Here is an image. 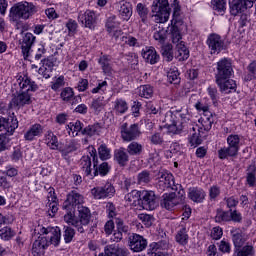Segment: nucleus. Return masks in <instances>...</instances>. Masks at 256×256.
Returning <instances> with one entry per match:
<instances>
[{
	"label": "nucleus",
	"instance_id": "obj_1",
	"mask_svg": "<svg viewBox=\"0 0 256 256\" xmlns=\"http://www.w3.org/2000/svg\"><path fill=\"white\" fill-rule=\"evenodd\" d=\"M40 236L33 243L32 253L34 256H41V254L49 247H59L61 243V228L59 227H42L39 231Z\"/></svg>",
	"mask_w": 256,
	"mask_h": 256
},
{
	"label": "nucleus",
	"instance_id": "obj_2",
	"mask_svg": "<svg viewBox=\"0 0 256 256\" xmlns=\"http://www.w3.org/2000/svg\"><path fill=\"white\" fill-rule=\"evenodd\" d=\"M82 171L85 173L86 177H97V175H101L105 177L107 173L110 171L109 163L103 162L99 165V158L95 152H90V155L83 156L81 158ZM99 165V167H97Z\"/></svg>",
	"mask_w": 256,
	"mask_h": 256
},
{
	"label": "nucleus",
	"instance_id": "obj_3",
	"mask_svg": "<svg viewBox=\"0 0 256 256\" xmlns=\"http://www.w3.org/2000/svg\"><path fill=\"white\" fill-rule=\"evenodd\" d=\"M78 219L75 218V212H70L64 215L65 223L72 225L78 231V233H85L87 225L91 222V210L85 206H79L78 208Z\"/></svg>",
	"mask_w": 256,
	"mask_h": 256
},
{
	"label": "nucleus",
	"instance_id": "obj_4",
	"mask_svg": "<svg viewBox=\"0 0 256 256\" xmlns=\"http://www.w3.org/2000/svg\"><path fill=\"white\" fill-rule=\"evenodd\" d=\"M37 12V8L34 3L31 2H19L14 4L9 10V21H17L23 19L27 21L30 17H33Z\"/></svg>",
	"mask_w": 256,
	"mask_h": 256
},
{
	"label": "nucleus",
	"instance_id": "obj_5",
	"mask_svg": "<svg viewBox=\"0 0 256 256\" xmlns=\"http://www.w3.org/2000/svg\"><path fill=\"white\" fill-rule=\"evenodd\" d=\"M178 117H180V122L177 124L175 120L172 123H166V127L169 133H173V135H177L182 131H188L191 127V113L187 108H181L174 111Z\"/></svg>",
	"mask_w": 256,
	"mask_h": 256
},
{
	"label": "nucleus",
	"instance_id": "obj_6",
	"mask_svg": "<svg viewBox=\"0 0 256 256\" xmlns=\"http://www.w3.org/2000/svg\"><path fill=\"white\" fill-rule=\"evenodd\" d=\"M227 145L218 150L219 159L225 160L229 157H237L241 148V136L230 134L227 137Z\"/></svg>",
	"mask_w": 256,
	"mask_h": 256
},
{
	"label": "nucleus",
	"instance_id": "obj_7",
	"mask_svg": "<svg viewBox=\"0 0 256 256\" xmlns=\"http://www.w3.org/2000/svg\"><path fill=\"white\" fill-rule=\"evenodd\" d=\"M152 13H156L154 15L155 23H167L171 15L169 0H154L152 4Z\"/></svg>",
	"mask_w": 256,
	"mask_h": 256
},
{
	"label": "nucleus",
	"instance_id": "obj_8",
	"mask_svg": "<svg viewBox=\"0 0 256 256\" xmlns=\"http://www.w3.org/2000/svg\"><path fill=\"white\" fill-rule=\"evenodd\" d=\"M83 203H85V198L81 195V193L77 192L76 190H72L67 194L62 209L66 211V214H70L75 212L76 207L77 209H79V207H83Z\"/></svg>",
	"mask_w": 256,
	"mask_h": 256
},
{
	"label": "nucleus",
	"instance_id": "obj_9",
	"mask_svg": "<svg viewBox=\"0 0 256 256\" xmlns=\"http://www.w3.org/2000/svg\"><path fill=\"white\" fill-rule=\"evenodd\" d=\"M231 75H233V65L231 64V60L223 58L218 61L215 73L216 83L231 79Z\"/></svg>",
	"mask_w": 256,
	"mask_h": 256
},
{
	"label": "nucleus",
	"instance_id": "obj_10",
	"mask_svg": "<svg viewBox=\"0 0 256 256\" xmlns=\"http://www.w3.org/2000/svg\"><path fill=\"white\" fill-rule=\"evenodd\" d=\"M121 137L123 141L127 143H131V141H136L138 137H141V129L139 128V124H129L124 123L121 128Z\"/></svg>",
	"mask_w": 256,
	"mask_h": 256
},
{
	"label": "nucleus",
	"instance_id": "obj_11",
	"mask_svg": "<svg viewBox=\"0 0 256 256\" xmlns=\"http://www.w3.org/2000/svg\"><path fill=\"white\" fill-rule=\"evenodd\" d=\"M157 207H159V202L157 201L155 192L143 190L140 197V209L154 211Z\"/></svg>",
	"mask_w": 256,
	"mask_h": 256
},
{
	"label": "nucleus",
	"instance_id": "obj_12",
	"mask_svg": "<svg viewBox=\"0 0 256 256\" xmlns=\"http://www.w3.org/2000/svg\"><path fill=\"white\" fill-rule=\"evenodd\" d=\"M206 44L211 55H219L220 52L225 50V40L217 33H211L206 40Z\"/></svg>",
	"mask_w": 256,
	"mask_h": 256
},
{
	"label": "nucleus",
	"instance_id": "obj_13",
	"mask_svg": "<svg viewBox=\"0 0 256 256\" xmlns=\"http://www.w3.org/2000/svg\"><path fill=\"white\" fill-rule=\"evenodd\" d=\"M91 195L94 199H111L115 195V187L111 183H106L104 186L92 188Z\"/></svg>",
	"mask_w": 256,
	"mask_h": 256
},
{
	"label": "nucleus",
	"instance_id": "obj_14",
	"mask_svg": "<svg viewBox=\"0 0 256 256\" xmlns=\"http://www.w3.org/2000/svg\"><path fill=\"white\" fill-rule=\"evenodd\" d=\"M178 195L179 196H177L176 193L164 194L161 201V206L164 207V209L171 211L174 207H177V205L181 203V200L185 195V190H180Z\"/></svg>",
	"mask_w": 256,
	"mask_h": 256
},
{
	"label": "nucleus",
	"instance_id": "obj_15",
	"mask_svg": "<svg viewBox=\"0 0 256 256\" xmlns=\"http://www.w3.org/2000/svg\"><path fill=\"white\" fill-rule=\"evenodd\" d=\"M19 127V122L16 118L0 117V137L3 135L11 136L15 133V129Z\"/></svg>",
	"mask_w": 256,
	"mask_h": 256
},
{
	"label": "nucleus",
	"instance_id": "obj_16",
	"mask_svg": "<svg viewBox=\"0 0 256 256\" xmlns=\"http://www.w3.org/2000/svg\"><path fill=\"white\" fill-rule=\"evenodd\" d=\"M128 245L134 253H141L147 249V239L139 234H131L128 237Z\"/></svg>",
	"mask_w": 256,
	"mask_h": 256
},
{
	"label": "nucleus",
	"instance_id": "obj_17",
	"mask_svg": "<svg viewBox=\"0 0 256 256\" xmlns=\"http://www.w3.org/2000/svg\"><path fill=\"white\" fill-rule=\"evenodd\" d=\"M255 0H230V13L231 15L237 16L239 13H243L246 9L253 7Z\"/></svg>",
	"mask_w": 256,
	"mask_h": 256
},
{
	"label": "nucleus",
	"instance_id": "obj_18",
	"mask_svg": "<svg viewBox=\"0 0 256 256\" xmlns=\"http://www.w3.org/2000/svg\"><path fill=\"white\" fill-rule=\"evenodd\" d=\"M78 21L87 29L93 31L97 25V15H95L94 11L86 10L78 15Z\"/></svg>",
	"mask_w": 256,
	"mask_h": 256
},
{
	"label": "nucleus",
	"instance_id": "obj_19",
	"mask_svg": "<svg viewBox=\"0 0 256 256\" xmlns=\"http://www.w3.org/2000/svg\"><path fill=\"white\" fill-rule=\"evenodd\" d=\"M31 103V94L28 92H21L14 98H12L10 102V109H21V107H25V105H30Z\"/></svg>",
	"mask_w": 256,
	"mask_h": 256
},
{
	"label": "nucleus",
	"instance_id": "obj_20",
	"mask_svg": "<svg viewBox=\"0 0 256 256\" xmlns=\"http://www.w3.org/2000/svg\"><path fill=\"white\" fill-rule=\"evenodd\" d=\"M33 43H35V36L32 33H26L21 42V49L24 59L29 57V53H31V47H33Z\"/></svg>",
	"mask_w": 256,
	"mask_h": 256
},
{
	"label": "nucleus",
	"instance_id": "obj_21",
	"mask_svg": "<svg viewBox=\"0 0 256 256\" xmlns=\"http://www.w3.org/2000/svg\"><path fill=\"white\" fill-rule=\"evenodd\" d=\"M17 84L19 85L22 93H29V91H37V89H39L35 82L31 81L27 76H20L17 79Z\"/></svg>",
	"mask_w": 256,
	"mask_h": 256
},
{
	"label": "nucleus",
	"instance_id": "obj_22",
	"mask_svg": "<svg viewBox=\"0 0 256 256\" xmlns=\"http://www.w3.org/2000/svg\"><path fill=\"white\" fill-rule=\"evenodd\" d=\"M142 57L146 61V63H149L150 65H155L159 63V59L161 57L157 53V50H155L154 47H146L142 50Z\"/></svg>",
	"mask_w": 256,
	"mask_h": 256
},
{
	"label": "nucleus",
	"instance_id": "obj_23",
	"mask_svg": "<svg viewBox=\"0 0 256 256\" xmlns=\"http://www.w3.org/2000/svg\"><path fill=\"white\" fill-rule=\"evenodd\" d=\"M158 185L159 187H162L163 190L169 189L175 185V180H173V174L167 172V171H161L158 173Z\"/></svg>",
	"mask_w": 256,
	"mask_h": 256
},
{
	"label": "nucleus",
	"instance_id": "obj_24",
	"mask_svg": "<svg viewBox=\"0 0 256 256\" xmlns=\"http://www.w3.org/2000/svg\"><path fill=\"white\" fill-rule=\"evenodd\" d=\"M104 251L110 256H129V249L120 247L119 244L106 245Z\"/></svg>",
	"mask_w": 256,
	"mask_h": 256
},
{
	"label": "nucleus",
	"instance_id": "obj_25",
	"mask_svg": "<svg viewBox=\"0 0 256 256\" xmlns=\"http://www.w3.org/2000/svg\"><path fill=\"white\" fill-rule=\"evenodd\" d=\"M141 194H142V191L132 190L130 193L125 195L124 199L128 203V205H131L132 207H137V209H140Z\"/></svg>",
	"mask_w": 256,
	"mask_h": 256
},
{
	"label": "nucleus",
	"instance_id": "obj_26",
	"mask_svg": "<svg viewBox=\"0 0 256 256\" xmlns=\"http://www.w3.org/2000/svg\"><path fill=\"white\" fill-rule=\"evenodd\" d=\"M114 161L119 167H126L129 163V153L125 151V148L121 147L114 151Z\"/></svg>",
	"mask_w": 256,
	"mask_h": 256
},
{
	"label": "nucleus",
	"instance_id": "obj_27",
	"mask_svg": "<svg viewBox=\"0 0 256 256\" xmlns=\"http://www.w3.org/2000/svg\"><path fill=\"white\" fill-rule=\"evenodd\" d=\"M188 197L194 203H203V201H205V197H207V194L205 193V190L193 187L189 188Z\"/></svg>",
	"mask_w": 256,
	"mask_h": 256
},
{
	"label": "nucleus",
	"instance_id": "obj_28",
	"mask_svg": "<svg viewBox=\"0 0 256 256\" xmlns=\"http://www.w3.org/2000/svg\"><path fill=\"white\" fill-rule=\"evenodd\" d=\"M43 135V127L41 124H33L24 134L26 141H33L35 137H41Z\"/></svg>",
	"mask_w": 256,
	"mask_h": 256
},
{
	"label": "nucleus",
	"instance_id": "obj_29",
	"mask_svg": "<svg viewBox=\"0 0 256 256\" xmlns=\"http://www.w3.org/2000/svg\"><path fill=\"white\" fill-rule=\"evenodd\" d=\"M98 63L103 71L104 75H113V63L111 62V57L104 55L99 58Z\"/></svg>",
	"mask_w": 256,
	"mask_h": 256
},
{
	"label": "nucleus",
	"instance_id": "obj_30",
	"mask_svg": "<svg viewBox=\"0 0 256 256\" xmlns=\"http://www.w3.org/2000/svg\"><path fill=\"white\" fill-rule=\"evenodd\" d=\"M80 145L75 140H71L68 142L65 147L60 146L58 151L61 153L63 159H69V154L73 153L74 151H77L79 149Z\"/></svg>",
	"mask_w": 256,
	"mask_h": 256
},
{
	"label": "nucleus",
	"instance_id": "obj_31",
	"mask_svg": "<svg viewBox=\"0 0 256 256\" xmlns=\"http://www.w3.org/2000/svg\"><path fill=\"white\" fill-rule=\"evenodd\" d=\"M175 57L178 61H187V59H189V50L187 49V46H185L184 41L176 44Z\"/></svg>",
	"mask_w": 256,
	"mask_h": 256
},
{
	"label": "nucleus",
	"instance_id": "obj_32",
	"mask_svg": "<svg viewBox=\"0 0 256 256\" xmlns=\"http://www.w3.org/2000/svg\"><path fill=\"white\" fill-rule=\"evenodd\" d=\"M45 143L49 149H52V151H59V139L52 131L46 133Z\"/></svg>",
	"mask_w": 256,
	"mask_h": 256
},
{
	"label": "nucleus",
	"instance_id": "obj_33",
	"mask_svg": "<svg viewBox=\"0 0 256 256\" xmlns=\"http://www.w3.org/2000/svg\"><path fill=\"white\" fill-rule=\"evenodd\" d=\"M173 8V19L171 21L172 25H183V19H181V6L179 5V0H174L171 4Z\"/></svg>",
	"mask_w": 256,
	"mask_h": 256
},
{
	"label": "nucleus",
	"instance_id": "obj_34",
	"mask_svg": "<svg viewBox=\"0 0 256 256\" xmlns=\"http://www.w3.org/2000/svg\"><path fill=\"white\" fill-rule=\"evenodd\" d=\"M216 84L223 93H231V91H235V89H237L235 81L229 78L226 80H220V82H216Z\"/></svg>",
	"mask_w": 256,
	"mask_h": 256
},
{
	"label": "nucleus",
	"instance_id": "obj_35",
	"mask_svg": "<svg viewBox=\"0 0 256 256\" xmlns=\"http://www.w3.org/2000/svg\"><path fill=\"white\" fill-rule=\"evenodd\" d=\"M126 152L131 157H139L143 153V144L132 141L130 144H128Z\"/></svg>",
	"mask_w": 256,
	"mask_h": 256
},
{
	"label": "nucleus",
	"instance_id": "obj_36",
	"mask_svg": "<svg viewBox=\"0 0 256 256\" xmlns=\"http://www.w3.org/2000/svg\"><path fill=\"white\" fill-rule=\"evenodd\" d=\"M189 129L193 131V133L188 138L189 144L191 145V147H199V145L203 143V139H201V133L199 132V130H197V128L193 127V124H191Z\"/></svg>",
	"mask_w": 256,
	"mask_h": 256
},
{
	"label": "nucleus",
	"instance_id": "obj_37",
	"mask_svg": "<svg viewBox=\"0 0 256 256\" xmlns=\"http://www.w3.org/2000/svg\"><path fill=\"white\" fill-rule=\"evenodd\" d=\"M216 223H227L231 221V216L229 211H224L221 208L216 210V216L214 217Z\"/></svg>",
	"mask_w": 256,
	"mask_h": 256
},
{
	"label": "nucleus",
	"instance_id": "obj_38",
	"mask_svg": "<svg viewBox=\"0 0 256 256\" xmlns=\"http://www.w3.org/2000/svg\"><path fill=\"white\" fill-rule=\"evenodd\" d=\"M181 25L183 24H172L171 27V39H172V43H174V45H179V43H181V30L179 29V27H181Z\"/></svg>",
	"mask_w": 256,
	"mask_h": 256
},
{
	"label": "nucleus",
	"instance_id": "obj_39",
	"mask_svg": "<svg viewBox=\"0 0 256 256\" xmlns=\"http://www.w3.org/2000/svg\"><path fill=\"white\" fill-rule=\"evenodd\" d=\"M247 176H246V181L250 187H254L256 183V165L251 164L247 168Z\"/></svg>",
	"mask_w": 256,
	"mask_h": 256
},
{
	"label": "nucleus",
	"instance_id": "obj_40",
	"mask_svg": "<svg viewBox=\"0 0 256 256\" xmlns=\"http://www.w3.org/2000/svg\"><path fill=\"white\" fill-rule=\"evenodd\" d=\"M176 242L179 243V245H187L189 243V234H187V228L182 227L176 234Z\"/></svg>",
	"mask_w": 256,
	"mask_h": 256
},
{
	"label": "nucleus",
	"instance_id": "obj_41",
	"mask_svg": "<svg viewBox=\"0 0 256 256\" xmlns=\"http://www.w3.org/2000/svg\"><path fill=\"white\" fill-rule=\"evenodd\" d=\"M119 14L124 19V21H129V19L131 18V15H133L131 4L127 2L122 4L119 9Z\"/></svg>",
	"mask_w": 256,
	"mask_h": 256
},
{
	"label": "nucleus",
	"instance_id": "obj_42",
	"mask_svg": "<svg viewBox=\"0 0 256 256\" xmlns=\"http://www.w3.org/2000/svg\"><path fill=\"white\" fill-rule=\"evenodd\" d=\"M136 11L142 21V23H147L149 17V8L143 3H138L136 6Z\"/></svg>",
	"mask_w": 256,
	"mask_h": 256
},
{
	"label": "nucleus",
	"instance_id": "obj_43",
	"mask_svg": "<svg viewBox=\"0 0 256 256\" xmlns=\"http://www.w3.org/2000/svg\"><path fill=\"white\" fill-rule=\"evenodd\" d=\"M114 111L120 115L127 113V111H129V105L127 104V101L123 99H117L114 103Z\"/></svg>",
	"mask_w": 256,
	"mask_h": 256
},
{
	"label": "nucleus",
	"instance_id": "obj_44",
	"mask_svg": "<svg viewBox=\"0 0 256 256\" xmlns=\"http://www.w3.org/2000/svg\"><path fill=\"white\" fill-rule=\"evenodd\" d=\"M201 123L204 131H211V128L213 127V123H215V117H213V114H205L204 117L201 118Z\"/></svg>",
	"mask_w": 256,
	"mask_h": 256
},
{
	"label": "nucleus",
	"instance_id": "obj_45",
	"mask_svg": "<svg viewBox=\"0 0 256 256\" xmlns=\"http://www.w3.org/2000/svg\"><path fill=\"white\" fill-rule=\"evenodd\" d=\"M139 97H144V99H151L153 97V87L151 85H141L138 88Z\"/></svg>",
	"mask_w": 256,
	"mask_h": 256
},
{
	"label": "nucleus",
	"instance_id": "obj_46",
	"mask_svg": "<svg viewBox=\"0 0 256 256\" xmlns=\"http://www.w3.org/2000/svg\"><path fill=\"white\" fill-rule=\"evenodd\" d=\"M256 79V60L252 61L247 66V74L244 76V81H253Z\"/></svg>",
	"mask_w": 256,
	"mask_h": 256
},
{
	"label": "nucleus",
	"instance_id": "obj_47",
	"mask_svg": "<svg viewBox=\"0 0 256 256\" xmlns=\"http://www.w3.org/2000/svg\"><path fill=\"white\" fill-rule=\"evenodd\" d=\"M119 25H121V23L117 21V16L115 15L110 16L106 21V28L108 33H113L115 29H119Z\"/></svg>",
	"mask_w": 256,
	"mask_h": 256
},
{
	"label": "nucleus",
	"instance_id": "obj_48",
	"mask_svg": "<svg viewBox=\"0 0 256 256\" xmlns=\"http://www.w3.org/2000/svg\"><path fill=\"white\" fill-rule=\"evenodd\" d=\"M167 79L169 83H173L174 85H178V83H181V77H179V70H177V68L170 69L167 73Z\"/></svg>",
	"mask_w": 256,
	"mask_h": 256
},
{
	"label": "nucleus",
	"instance_id": "obj_49",
	"mask_svg": "<svg viewBox=\"0 0 256 256\" xmlns=\"http://www.w3.org/2000/svg\"><path fill=\"white\" fill-rule=\"evenodd\" d=\"M101 131V126L99 124L86 126L82 131V135H87L88 137H93V135H97Z\"/></svg>",
	"mask_w": 256,
	"mask_h": 256
},
{
	"label": "nucleus",
	"instance_id": "obj_50",
	"mask_svg": "<svg viewBox=\"0 0 256 256\" xmlns=\"http://www.w3.org/2000/svg\"><path fill=\"white\" fill-rule=\"evenodd\" d=\"M162 57L164 59V61H166L167 63H171V61H173V46L171 45H165L162 47Z\"/></svg>",
	"mask_w": 256,
	"mask_h": 256
},
{
	"label": "nucleus",
	"instance_id": "obj_51",
	"mask_svg": "<svg viewBox=\"0 0 256 256\" xmlns=\"http://www.w3.org/2000/svg\"><path fill=\"white\" fill-rule=\"evenodd\" d=\"M14 235H15V232L9 226H6L0 229V238L3 239V241H11Z\"/></svg>",
	"mask_w": 256,
	"mask_h": 256
},
{
	"label": "nucleus",
	"instance_id": "obj_52",
	"mask_svg": "<svg viewBox=\"0 0 256 256\" xmlns=\"http://www.w3.org/2000/svg\"><path fill=\"white\" fill-rule=\"evenodd\" d=\"M63 239L64 242L69 244L71 243V241H73V239H75V229H73L72 227H64V231H63Z\"/></svg>",
	"mask_w": 256,
	"mask_h": 256
},
{
	"label": "nucleus",
	"instance_id": "obj_53",
	"mask_svg": "<svg viewBox=\"0 0 256 256\" xmlns=\"http://www.w3.org/2000/svg\"><path fill=\"white\" fill-rule=\"evenodd\" d=\"M104 107L105 102H103V98L101 97L94 99L90 105V109H93L94 113H101Z\"/></svg>",
	"mask_w": 256,
	"mask_h": 256
},
{
	"label": "nucleus",
	"instance_id": "obj_54",
	"mask_svg": "<svg viewBox=\"0 0 256 256\" xmlns=\"http://www.w3.org/2000/svg\"><path fill=\"white\" fill-rule=\"evenodd\" d=\"M98 155L102 161H107V159H111V150L107 148V145L102 144L98 148Z\"/></svg>",
	"mask_w": 256,
	"mask_h": 256
},
{
	"label": "nucleus",
	"instance_id": "obj_55",
	"mask_svg": "<svg viewBox=\"0 0 256 256\" xmlns=\"http://www.w3.org/2000/svg\"><path fill=\"white\" fill-rule=\"evenodd\" d=\"M232 241L236 249H241V247L245 245V238L243 237V234L240 232H236L232 235Z\"/></svg>",
	"mask_w": 256,
	"mask_h": 256
},
{
	"label": "nucleus",
	"instance_id": "obj_56",
	"mask_svg": "<svg viewBox=\"0 0 256 256\" xmlns=\"http://www.w3.org/2000/svg\"><path fill=\"white\" fill-rule=\"evenodd\" d=\"M67 127L72 131L73 137H75V135H79V131H83V124L79 120L76 122H70Z\"/></svg>",
	"mask_w": 256,
	"mask_h": 256
},
{
	"label": "nucleus",
	"instance_id": "obj_57",
	"mask_svg": "<svg viewBox=\"0 0 256 256\" xmlns=\"http://www.w3.org/2000/svg\"><path fill=\"white\" fill-rule=\"evenodd\" d=\"M75 96V92H73V88L66 87L62 90L60 97L62 100H64L66 103H69L71 99Z\"/></svg>",
	"mask_w": 256,
	"mask_h": 256
},
{
	"label": "nucleus",
	"instance_id": "obj_58",
	"mask_svg": "<svg viewBox=\"0 0 256 256\" xmlns=\"http://www.w3.org/2000/svg\"><path fill=\"white\" fill-rule=\"evenodd\" d=\"M211 5L214 11H218V13H223L225 11V6L227 5V0H212Z\"/></svg>",
	"mask_w": 256,
	"mask_h": 256
},
{
	"label": "nucleus",
	"instance_id": "obj_59",
	"mask_svg": "<svg viewBox=\"0 0 256 256\" xmlns=\"http://www.w3.org/2000/svg\"><path fill=\"white\" fill-rule=\"evenodd\" d=\"M154 39L155 41H159L161 44L165 43L167 39V30H157V26L154 27Z\"/></svg>",
	"mask_w": 256,
	"mask_h": 256
},
{
	"label": "nucleus",
	"instance_id": "obj_60",
	"mask_svg": "<svg viewBox=\"0 0 256 256\" xmlns=\"http://www.w3.org/2000/svg\"><path fill=\"white\" fill-rule=\"evenodd\" d=\"M137 179L139 185H143V183H149L151 181V174L149 171L144 170L138 174Z\"/></svg>",
	"mask_w": 256,
	"mask_h": 256
},
{
	"label": "nucleus",
	"instance_id": "obj_61",
	"mask_svg": "<svg viewBox=\"0 0 256 256\" xmlns=\"http://www.w3.org/2000/svg\"><path fill=\"white\" fill-rule=\"evenodd\" d=\"M221 195V188L217 185L211 186L209 189V198L211 201H215Z\"/></svg>",
	"mask_w": 256,
	"mask_h": 256
},
{
	"label": "nucleus",
	"instance_id": "obj_62",
	"mask_svg": "<svg viewBox=\"0 0 256 256\" xmlns=\"http://www.w3.org/2000/svg\"><path fill=\"white\" fill-rule=\"evenodd\" d=\"M116 231H118V233H129V226L125 225V222H123V220L117 218L116 221Z\"/></svg>",
	"mask_w": 256,
	"mask_h": 256
},
{
	"label": "nucleus",
	"instance_id": "obj_63",
	"mask_svg": "<svg viewBox=\"0 0 256 256\" xmlns=\"http://www.w3.org/2000/svg\"><path fill=\"white\" fill-rule=\"evenodd\" d=\"M218 249L221 253H231V244L225 240H221Z\"/></svg>",
	"mask_w": 256,
	"mask_h": 256
},
{
	"label": "nucleus",
	"instance_id": "obj_64",
	"mask_svg": "<svg viewBox=\"0 0 256 256\" xmlns=\"http://www.w3.org/2000/svg\"><path fill=\"white\" fill-rule=\"evenodd\" d=\"M253 253V246H244L237 252V256H249Z\"/></svg>",
	"mask_w": 256,
	"mask_h": 256
}]
</instances>
